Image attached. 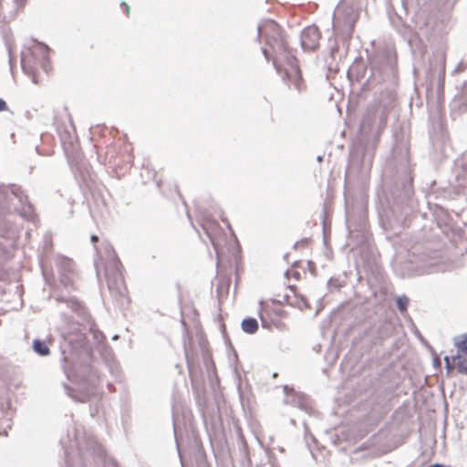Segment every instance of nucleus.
Returning a JSON list of instances; mask_svg holds the SVG:
<instances>
[{
	"mask_svg": "<svg viewBox=\"0 0 467 467\" xmlns=\"http://www.w3.org/2000/svg\"><path fill=\"white\" fill-rule=\"evenodd\" d=\"M288 287L296 294V287L295 285H288Z\"/></svg>",
	"mask_w": 467,
	"mask_h": 467,
	"instance_id": "a211bd4d",
	"label": "nucleus"
},
{
	"mask_svg": "<svg viewBox=\"0 0 467 467\" xmlns=\"http://www.w3.org/2000/svg\"><path fill=\"white\" fill-rule=\"evenodd\" d=\"M21 65L25 73L32 78L33 82L39 83L41 72L47 74L51 70L48 49L40 45L28 48L22 55Z\"/></svg>",
	"mask_w": 467,
	"mask_h": 467,
	"instance_id": "f03ea898",
	"label": "nucleus"
},
{
	"mask_svg": "<svg viewBox=\"0 0 467 467\" xmlns=\"http://www.w3.org/2000/svg\"><path fill=\"white\" fill-rule=\"evenodd\" d=\"M202 227L209 236L218 256L223 255L225 250H229L225 234L216 222L205 220Z\"/></svg>",
	"mask_w": 467,
	"mask_h": 467,
	"instance_id": "423d86ee",
	"label": "nucleus"
},
{
	"mask_svg": "<svg viewBox=\"0 0 467 467\" xmlns=\"http://www.w3.org/2000/svg\"><path fill=\"white\" fill-rule=\"evenodd\" d=\"M264 53H265V57H267V52H266V50H264Z\"/></svg>",
	"mask_w": 467,
	"mask_h": 467,
	"instance_id": "6ab92c4d",
	"label": "nucleus"
},
{
	"mask_svg": "<svg viewBox=\"0 0 467 467\" xmlns=\"http://www.w3.org/2000/svg\"><path fill=\"white\" fill-rule=\"evenodd\" d=\"M98 241H99V237H98L97 235H92V236H91V242H92V243H94V244H95V243H97Z\"/></svg>",
	"mask_w": 467,
	"mask_h": 467,
	"instance_id": "dca6fc26",
	"label": "nucleus"
},
{
	"mask_svg": "<svg viewBox=\"0 0 467 467\" xmlns=\"http://www.w3.org/2000/svg\"><path fill=\"white\" fill-rule=\"evenodd\" d=\"M444 75H445V66L443 65V67H442V76H441V86L442 88H443V86H444Z\"/></svg>",
	"mask_w": 467,
	"mask_h": 467,
	"instance_id": "2eb2a0df",
	"label": "nucleus"
},
{
	"mask_svg": "<svg viewBox=\"0 0 467 467\" xmlns=\"http://www.w3.org/2000/svg\"><path fill=\"white\" fill-rule=\"evenodd\" d=\"M241 327L244 333L252 335L258 330L259 325L255 318L246 317L242 321Z\"/></svg>",
	"mask_w": 467,
	"mask_h": 467,
	"instance_id": "6e6552de",
	"label": "nucleus"
},
{
	"mask_svg": "<svg viewBox=\"0 0 467 467\" xmlns=\"http://www.w3.org/2000/svg\"><path fill=\"white\" fill-rule=\"evenodd\" d=\"M285 275H286L287 279H290L291 277H293L296 280H299L301 277L300 273L295 268L288 269L285 272Z\"/></svg>",
	"mask_w": 467,
	"mask_h": 467,
	"instance_id": "f8f14e48",
	"label": "nucleus"
},
{
	"mask_svg": "<svg viewBox=\"0 0 467 467\" xmlns=\"http://www.w3.org/2000/svg\"><path fill=\"white\" fill-rule=\"evenodd\" d=\"M396 303H397V306L400 312H406L409 303H410V300L406 296H400V297L397 298Z\"/></svg>",
	"mask_w": 467,
	"mask_h": 467,
	"instance_id": "9d476101",
	"label": "nucleus"
},
{
	"mask_svg": "<svg viewBox=\"0 0 467 467\" xmlns=\"http://www.w3.org/2000/svg\"><path fill=\"white\" fill-rule=\"evenodd\" d=\"M258 316L264 328H285L284 319L287 317L283 304L275 299L262 300L259 303Z\"/></svg>",
	"mask_w": 467,
	"mask_h": 467,
	"instance_id": "7ed1b4c3",
	"label": "nucleus"
},
{
	"mask_svg": "<svg viewBox=\"0 0 467 467\" xmlns=\"http://www.w3.org/2000/svg\"><path fill=\"white\" fill-rule=\"evenodd\" d=\"M7 109H8V107H7L6 102L4 99H0V112L5 111Z\"/></svg>",
	"mask_w": 467,
	"mask_h": 467,
	"instance_id": "ddd939ff",
	"label": "nucleus"
},
{
	"mask_svg": "<svg viewBox=\"0 0 467 467\" xmlns=\"http://www.w3.org/2000/svg\"><path fill=\"white\" fill-rule=\"evenodd\" d=\"M33 348L34 350L41 355V356H47L49 354V348L47 346V344L39 339H36L33 342Z\"/></svg>",
	"mask_w": 467,
	"mask_h": 467,
	"instance_id": "1a4fd4ad",
	"label": "nucleus"
},
{
	"mask_svg": "<svg viewBox=\"0 0 467 467\" xmlns=\"http://www.w3.org/2000/svg\"><path fill=\"white\" fill-rule=\"evenodd\" d=\"M259 33L268 45L278 51L273 58V63L278 72L284 71L286 78L293 82L297 90L304 88V83L296 58L287 49L282 35L281 27L272 20L265 21L259 26Z\"/></svg>",
	"mask_w": 467,
	"mask_h": 467,
	"instance_id": "f257e3e1",
	"label": "nucleus"
},
{
	"mask_svg": "<svg viewBox=\"0 0 467 467\" xmlns=\"http://www.w3.org/2000/svg\"><path fill=\"white\" fill-rule=\"evenodd\" d=\"M57 131L60 137L63 148L66 152H74L78 148L73 120L67 108H64L55 117Z\"/></svg>",
	"mask_w": 467,
	"mask_h": 467,
	"instance_id": "20e7f679",
	"label": "nucleus"
},
{
	"mask_svg": "<svg viewBox=\"0 0 467 467\" xmlns=\"http://www.w3.org/2000/svg\"><path fill=\"white\" fill-rule=\"evenodd\" d=\"M295 304L300 309H309L311 307L308 300L305 296H300L296 297V301L295 302Z\"/></svg>",
	"mask_w": 467,
	"mask_h": 467,
	"instance_id": "9b49d317",
	"label": "nucleus"
},
{
	"mask_svg": "<svg viewBox=\"0 0 467 467\" xmlns=\"http://www.w3.org/2000/svg\"><path fill=\"white\" fill-rule=\"evenodd\" d=\"M320 32L317 26H307L301 34V45L305 50H315L319 46Z\"/></svg>",
	"mask_w": 467,
	"mask_h": 467,
	"instance_id": "0eeeda50",
	"label": "nucleus"
},
{
	"mask_svg": "<svg viewBox=\"0 0 467 467\" xmlns=\"http://www.w3.org/2000/svg\"><path fill=\"white\" fill-rule=\"evenodd\" d=\"M121 6L123 7V9H124V11H125L126 15H127V16H129V15L130 14V5H129L127 3L122 2V3H121Z\"/></svg>",
	"mask_w": 467,
	"mask_h": 467,
	"instance_id": "4468645a",
	"label": "nucleus"
},
{
	"mask_svg": "<svg viewBox=\"0 0 467 467\" xmlns=\"http://www.w3.org/2000/svg\"><path fill=\"white\" fill-rule=\"evenodd\" d=\"M382 122H383V125L385 126L387 123V113L384 114Z\"/></svg>",
	"mask_w": 467,
	"mask_h": 467,
	"instance_id": "f3484780",
	"label": "nucleus"
},
{
	"mask_svg": "<svg viewBox=\"0 0 467 467\" xmlns=\"http://www.w3.org/2000/svg\"><path fill=\"white\" fill-rule=\"evenodd\" d=\"M455 354L445 357V367L448 373L457 370L458 373L467 376V334H462L453 338Z\"/></svg>",
	"mask_w": 467,
	"mask_h": 467,
	"instance_id": "39448f33",
	"label": "nucleus"
}]
</instances>
